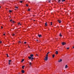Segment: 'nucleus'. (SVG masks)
<instances>
[{"label": "nucleus", "mask_w": 74, "mask_h": 74, "mask_svg": "<svg viewBox=\"0 0 74 74\" xmlns=\"http://www.w3.org/2000/svg\"><path fill=\"white\" fill-rule=\"evenodd\" d=\"M48 56L47 55L46 56V57H45V60H48Z\"/></svg>", "instance_id": "nucleus-1"}, {"label": "nucleus", "mask_w": 74, "mask_h": 74, "mask_svg": "<svg viewBox=\"0 0 74 74\" xmlns=\"http://www.w3.org/2000/svg\"><path fill=\"white\" fill-rule=\"evenodd\" d=\"M62 45H66V43L65 42H63L62 43Z\"/></svg>", "instance_id": "nucleus-2"}, {"label": "nucleus", "mask_w": 74, "mask_h": 74, "mask_svg": "<svg viewBox=\"0 0 74 74\" xmlns=\"http://www.w3.org/2000/svg\"><path fill=\"white\" fill-rule=\"evenodd\" d=\"M62 59H60L58 61V62H62Z\"/></svg>", "instance_id": "nucleus-3"}, {"label": "nucleus", "mask_w": 74, "mask_h": 74, "mask_svg": "<svg viewBox=\"0 0 74 74\" xmlns=\"http://www.w3.org/2000/svg\"><path fill=\"white\" fill-rule=\"evenodd\" d=\"M38 36L39 37H42V36H41V34L38 35Z\"/></svg>", "instance_id": "nucleus-4"}, {"label": "nucleus", "mask_w": 74, "mask_h": 74, "mask_svg": "<svg viewBox=\"0 0 74 74\" xmlns=\"http://www.w3.org/2000/svg\"><path fill=\"white\" fill-rule=\"evenodd\" d=\"M68 67V66H67V65H66L65 66V69H66Z\"/></svg>", "instance_id": "nucleus-5"}, {"label": "nucleus", "mask_w": 74, "mask_h": 74, "mask_svg": "<svg viewBox=\"0 0 74 74\" xmlns=\"http://www.w3.org/2000/svg\"><path fill=\"white\" fill-rule=\"evenodd\" d=\"M56 55H57V54H58V51H56Z\"/></svg>", "instance_id": "nucleus-6"}, {"label": "nucleus", "mask_w": 74, "mask_h": 74, "mask_svg": "<svg viewBox=\"0 0 74 74\" xmlns=\"http://www.w3.org/2000/svg\"><path fill=\"white\" fill-rule=\"evenodd\" d=\"M22 73H25V71H24L23 70H22Z\"/></svg>", "instance_id": "nucleus-7"}, {"label": "nucleus", "mask_w": 74, "mask_h": 74, "mask_svg": "<svg viewBox=\"0 0 74 74\" xmlns=\"http://www.w3.org/2000/svg\"><path fill=\"white\" fill-rule=\"evenodd\" d=\"M18 25H19L20 26H21V23L19 22L18 23Z\"/></svg>", "instance_id": "nucleus-8"}, {"label": "nucleus", "mask_w": 74, "mask_h": 74, "mask_svg": "<svg viewBox=\"0 0 74 74\" xmlns=\"http://www.w3.org/2000/svg\"><path fill=\"white\" fill-rule=\"evenodd\" d=\"M34 59V58L33 57H32L31 58V60L32 61H33V60Z\"/></svg>", "instance_id": "nucleus-9"}, {"label": "nucleus", "mask_w": 74, "mask_h": 74, "mask_svg": "<svg viewBox=\"0 0 74 74\" xmlns=\"http://www.w3.org/2000/svg\"><path fill=\"white\" fill-rule=\"evenodd\" d=\"M60 37H62V35L61 34V33H60Z\"/></svg>", "instance_id": "nucleus-10"}, {"label": "nucleus", "mask_w": 74, "mask_h": 74, "mask_svg": "<svg viewBox=\"0 0 74 74\" xmlns=\"http://www.w3.org/2000/svg\"><path fill=\"white\" fill-rule=\"evenodd\" d=\"M58 22H59V23H61V22H62V21H59V20H58Z\"/></svg>", "instance_id": "nucleus-11"}, {"label": "nucleus", "mask_w": 74, "mask_h": 74, "mask_svg": "<svg viewBox=\"0 0 74 74\" xmlns=\"http://www.w3.org/2000/svg\"><path fill=\"white\" fill-rule=\"evenodd\" d=\"M49 52H48L47 53V54L46 55V56H47H47H48V54H49Z\"/></svg>", "instance_id": "nucleus-12"}, {"label": "nucleus", "mask_w": 74, "mask_h": 74, "mask_svg": "<svg viewBox=\"0 0 74 74\" xmlns=\"http://www.w3.org/2000/svg\"><path fill=\"white\" fill-rule=\"evenodd\" d=\"M28 58H29V59H31L32 57H31L29 56Z\"/></svg>", "instance_id": "nucleus-13"}, {"label": "nucleus", "mask_w": 74, "mask_h": 74, "mask_svg": "<svg viewBox=\"0 0 74 74\" xmlns=\"http://www.w3.org/2000/svg\"><path fill=\"white\" fill-rule=\"evenodd\" d=\"M30 56H31V57H33V54H31V55H30Z\"/></svg>", "instance_id": "nucleus-14"}, {"label": "nucleus", "mask_w": 74, "mask_h": 74, "mask_svg": "<svg viewBox=\"0 0 74 74\" xmlns=\"http://www.w3.org/2000/svg\"><path fill=\"white\" fill-rule=\"evenodd\" d=\"M24 67H25V66H22V68L23 69H24Z\"/></svg>", "instance_id": "nucleus-15"}, {"label": "nucleus", "mask_w": 74, "mask_h": 74, "mask_svg": "<svg viewBox=\"0 0 74 74\" xmlns=\"http://www.w3.org/2000/svg\"><path fill=\"white\" fill-rule=\"evenodd\" d=\"M47 23H45V26H47Z\"/></svg>", "instance_id": "nucleus-16"}, {"label": "nucleus", "mask_w": 74, "mask_h": 74, "mask_svg": "<svg viewBox=\"0 0 74 74\" xmlns=\"http://www.w3.org/2000/svg\"><path fill=\"white\" fill-rule=\"evenodd\" d=\"M65 0H62V2H63L64 1H65Z\"/></svg>", "instance_id": "nucleus-17"}, {"label": "nucleus", "mask_w": 74, "mask_h": 74, "mask_svg": "<svg viewBox=\"0 0 74 74\" xmlns=\"http://www.w3.org/2000/svg\"><path fill=\"white\" fill-rule=\"evenodd\" d=\"M29 65H30V66H31V65H32V62H30L29 63Z\"/></svg>", "instance_id": "nucleus-18"}, {"label": "nucleus", "mask_w": 74, "mask_h": 74, "mask_svg": "<svg viewBox=\"0 0 74 74\" xmlns=\"http://www.w3.org/2000/svg\"><path fill=\"white\" fill-rule=\"evenodd\" d=\"M15 8L17 9H18V7H16Z\"/></svg>", "instance_id": "nucleus-19"}, {"label": "nucleus", "mask_w": 74, "mask_h": 74, "mask_svg": "<svg viewBox=\"0 0 74 74\" xmlns=\"http://www.w3.org/2000/svg\"><path fill=\"white\" fill-rule=\"evenodd\" d=\"M52 56L53 58H54V57H55V55H53Z\"/></svg>", "instance_id": "nucleus-20"}, {"label": "nucleus", "mask_w": 74, "mask_h": 74, "mask_svg": "<svg viewBox=\"0 0 74 74\" xmlns=\"http://www.w3.org/2000/svg\"><path fill=\"white\" fill-rule=\"evenodd\" d=\"M15 34H14L12 35V36H15Z\"/></svg>", "instance_id": "nucleus-21"}, {"label": "nucleus", "mask_w": 74, "mask_h": 74, "mask_svg": "<svg viewBox=\"0 0 74 74\" xmlns=\"http://www.w3.org/2000/svg\"><path fill=\"white\" fill-rule=\"evenodd\" d=\"M12 12V11L11 10H9V12Z\"/></svg>", "instance_id": "nucleus-22"}, {"label": "nucleus", "mask_w": 74, "mask_h": 74, "mask_svg": "<svg viewBox=\"0 0 74 74\" xmlns=\"http://www.w3.org/2000/svg\"><path fill=\"white\" fill-rule=\"evenodd\" d=\"M28 11H30V9L29 8L28 10Z\"/></svg>", "instance_id": "nucleus-23"}, {"label": "nucleus", "mask_w": 74, "mask_h": 74, "mask_svg": "<svg viewBox=\"0 0 74 74\" xmlns=\"http://www.w3.org/2000/svg\"><path fill=\"white\" fill-rule=\"evenodd\" d=\"M51 25H52V22H51Z\"/></svg>", "instance_id": "nucleus-24"}, {"label": "nucleus", "mask_w": 74, "mask_h": 74, "mask_svg": "<svg viewBox=\"0 0 74 74\" xmlns=\"http://www.w3.org/2000/svg\"><path fill=\"white\" fill-rule=\"evenodd\" d=\"M6 55H7V57H9V56L8 55V54H7Z\"/></svg>", "instance_id": "nucleus-25"}, {"label": "nucleus", "mask_w": 74, "mask_h": 74, "mask_svg": "<svg viewBox=\"0 0 74 74\" xmlns=\"http://www.w3.org/2000/svg\"><path fill=\"white\" fill-rule=\"evenodd\" d=\"M11 60H9V62H11Z\"/></svg>", "instance_id": "nucleus-26"}, {"label": "nucleus", "mask_w": 74, "mask_h": 74, "mask_svg": "<svg viewBox=\"0 0 74 74\" xmlns=\"http://www.w3.org/2000/svg\"><path fill=\"white\" fill-rule=\"evenodd\" d=\"M20 2L21 3H22L23 2L22 1H20Z\"/></svg>", "instance_id": "nucleus-27"}, {"label": "nucleus", "mask_w": 74, "mask_h": 74, "mask_svg": "<svg viewBox=\"0 0 74 74\" xmlns=\"http://www.w3.org/2000/svg\"><path fill=\"white\" fill-rule=\"evenodd\" d=\"M49 3H51V0H49Z\"/></svg>", "instance_id": "nucleus-28"}, {"label": "nucleus", "mask_w": 74, "mask_h": 74, "mask_svg": "<svg viewBox=\"0 0 74 74\" xmlns=\"http://www.w3.org/2000/svg\"><path fill=\"white\" fill-rule=\"evenodd\" d=\"M67 49H69V47H68L66 48Z\"/></svg>", "instance_id": "nucleus-29"}, {"label": "nucleus", "mask_w": 74, "mask_h": 74, "mask_svg": "<svg viewBox=\"0 0 74 74\" xmlns=\"http://www.w3.org/2000/svg\"><path fill=\"white\" fill-rule=\"evenodd\" d=\"M24 44H26V42H24Z\"/></svg>", "instance_id": "nucleus-30"}, {"label": "nucleus", "mask_w": 74, "mask_h": 74, "mask_svg": "<svg viewBox=\"0 0 74 74\" xmlns=\"http://www.w3.org/2000/svg\"><path fill=\"white\" fill-rule=\"evenodd\" d=\"M8 64H10V62H9Z\"/></svg>", "instance_id": "nucleus-31"}, {"label": "nucleus", "mask_w": 74, "mask_h": 74, "mask_svg": "<svg viewBox=\"0 0 74 74\" xmlns=\"http://www.w3.org/2000/svg\"><path fill=\"white\" fill-rule=\"evenodd\" d=\"M28 48H30V46H28Z\"/></svg>", "instance_id": "nucleus-32"}, {"label": "nucleus", "mask_w": 74, "mask_h": 74, "mask_svg": "<svg viewBox=\"0 0 74 74\" xmlns=\"http://www.w3.org/2000/svg\"><path fill=\"white\" fill-rule=\"evenodd\" d=\"M26 6H27V7H28V5H26Z\"/></svg>", "instance_id": "nucleus-33"}, {"label": "nucleus", "mask_w": 74, "mask_h": 74, "mask_svg": "<svg viewBox=\"0 0 74 74\" xmlns=\"http://www.w3.org/2000/svg\"><path fill=\"white\" fill-rule=\"evenodd\" d=\"M12 22H13V23H14V22H15V21H12Z\"/></svg>", "instance_id": "nucleus-34"}, {"label": "nucleus", "mask_w": 74, "mask_h": 74, "mask_svg": "<svg viewBox=\"0 0 74 74\" xmlns=\"http://www.w3.org/2000/svg\"><path fill=\"white\" fill-rule=\"evenodd\" d=\"M3 36H5V34H3Z\"/></svg>", "instance_id": "nucleus-35"}, {"label": "nucleus", "mask_w": 74, "mask_h": 74, "mask_svg": "<svg viewBox=\"0 0 74 74\" xmlns=\"http://www.w3.org/2000/svg\"><path fill=\"white\" fill-rule=\"evenodd\" d=\"M1 28L2 29H3V27H1Z\"/></svg>", "instance_id": "nucleus-36"}, {"label": "nucleus", "mask_w": 74, "mask_h": 74, "mask_svg": "<svg viewBox=\"0 0 74 74\" xmlns=\"http://www.w3.org/2000/svg\"><path fill=\"white\" fill-rule=\"evenodd\" d=\"M1 42H1V41H0V43H1Z\"/></svg>", "instance_id": "nucleus-37"}, {"label": "nucleus", "mask_w": 74, "mask_h": 74, "mask_svg": "<svg viewBox=\"0 0 74 74\" xmlns=\"http://www.w3.org/2000/svg\"><path fill=\"white\" fill-rule=\"evenodd\" d=\"M12 21V20H10V22H11V21Z\"/></svg>", "instance_id": "nucleus-38"}, {"label": "nucleus", "mask_w": 74, "mask_h": 74, "mask_svg": "<svg viewBox=\"0 0 74 74\" xmlns=\"http://www.w3.org/2000/svg\"><path fill=\"white\" fill-rule=\"evenodd\" d=\"M18 42H20V43H21V41H18Z\"/></svg>", "instance_id": "nucleus-39"}, {"label": "nucleus", "mask_w": 74, "mask_h": 74, "mask_svg": "<svg viewBox=\"0 0 74 74\" xmlns=\"http://www.w3.org/2000/svg\"><path fill=\"white\" fill-rule=\"evenodd\" d=\"M73 49L74 48V46L73 47Z\"/></svg>", "instance_id": "nucleus-40"}, {"label": "nucleus", "mask_w": 74, "mask_h": 74, "mask_svg": "<svg viewBox=\"0 0 74 74\" xmlns=\"http://www.w3.org/2000/svg\"><path fill=\"white\" fill-rule=\"evenodd\" d=\"M24 60H23V61Z\"/></svg>", "instance_id": "nucleus-41"}, {"label": "nucleus", "mask_w": 74, "mask_h": 74, "mask_svg": "<svg viewBox=\"0 0 74 74\" xmlns=\"http://www.w3.org/2000/svg\"><path fill=\"white\" fill-rule=\"evenodd\" d=\"M0 8H1V6H0Z\"/></svg>", "instance_id": "nucleus-42"}, {"label": "nucleus", "mask_w": 74, "mask_h": 74, "mask_svg": "<svg viewBox=\"0 0 74 74\" xmlns=\"http://www.w3.org/2000/svg\"><path fill=\"white\" fill-rule=\"evenodd\" d=\"M34 21H35V20H34Z\"/></svg>", "instance_id": "nucleus-43"}, {"label": "nucleus", "mask_w": 74, "mask_h": 74, "mask_svg": "<svg viewBox=\"0 0 74 74\" xmlns=\"http://www.w3.org/2000/svg\"><path fill=\"white\" fill-rule=\"evenodd\" d=\"M36 41H38V40H36Z\"/></svg>", "instance_id": "nucleus-44"}]
</instances>
